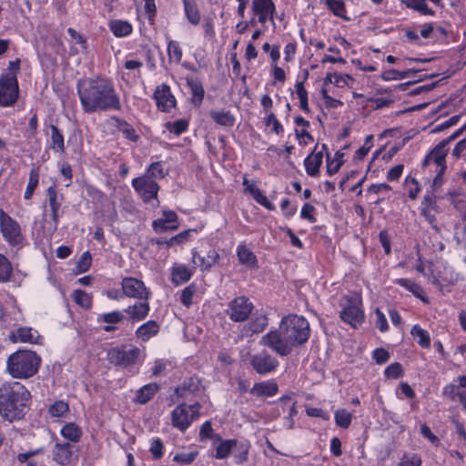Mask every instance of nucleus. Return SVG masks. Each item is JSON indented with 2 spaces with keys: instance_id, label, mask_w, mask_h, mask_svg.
<instances>
[{
  "instance_id": "f257e3e1",
  "label": "nucleus",
  "mask_w": 466,
  "mask_h": 466,
  "mask_svg": "<svg viewBox=\"0 0 466 466\" xmlns=\"http://www.w3.org/2000/svg\"><path fill=\"white\" fill-rule=\"evenodd\" d=\"M309 335V321L302 316L290 314L281 319L278 329L262 336L260 344L285 357L289 355L294 348L306 343Z\"/></svg>"
},
{
  "instance_id": "f03ea898",
  "label": "nucleus",
  "mask_w": 466,
  "mask_h": 466,
  "mask_svg": "<svg viewBox=\"0 0 466 466\" xmlns=\"http://www.w3.org/2000/svg\"><path fill=\"white\" fill-rule=\"evenodd\" d=\"M77 94L86 114L122 110L120 96L109 79H81L77 83Z\"/></svg>"
},
{
  "instance_id": "7ed1b4c3",
  "label": "nucleus",
  "mask_w": 466,
  "mask_h": 466,
  "mask_svg": "<svg viewBox=\"0 0 466 466\" xmlns=\"http://www.w3.org/2000/svg\"><path fill=\"white\" fill-rule=\"evenodd\" d=\"M31 394L18 381H5L0 386V416L9 421L23 419L27 411Z\"/></svg>"
},
{
  "instance_id": "20e7f679",
  "label": "nucleus",
  "mask_w": 466,
  "mask_h": 466,
  "mask_svg": "<svg viewBox=\"0 0 466 466\" xmlns=\"http://www.w3.org/2000/svg\"><path fill=\"white\" fill-rule=\"evenodd\" d=\"M41 358L32 350H20L6 360V370L14 379L25 380L37 373Z\"/></svg>"
},
{
  "instance_id": "39448f33",
  "label": "nucleus",
  "mask_w": 466,
  "mask_h": 466,
  "mask_svg": "<svg viewBox=\"0 0 466 466\" xmlns=\"http://www.w3.org/2000/svg\"><path fill=\"white\" fill-rule=\"evenodd\" d=\"M199 403L196 402L192 405L180 404L171 412L172 425L181 431H185L191 423L198 420L200 416Z\"/></svg>"
},
{
  "instance_id": "423d86ee",
  "label": "nucleus",
  "mask_w": 466,
  "mask_h": 466,
  "mask_svg": "<svg viewBox=\"0 0 466 466\" xmlns=\"http://www.w3.org/2000/svg\"><path fill=\"white\" fill-rule=\"evenodd\" d=\"M19 97V86L13 73L3 74L0 77V106L7 107L16 103Z\"/></svg>"
},
{
  "instance_id": "0eeeda50",
  "label": "nucleus",
  "mask_w": 466,
  "mask_h": 466,
  "mask_svg": "<svg viewBox=\"0 0 466 466\" xmlns=\"http://www.w3.org/2000/svg\"><path fill=\"white\" fill-rule=\"evenodd\" d=\"M0 232L10 246H20L24 240L20 225L3 209H0Z\"/></svg>"
},
{
  "instance_id": "6e6552de",
  "label": "nucleus",
  "mask_w": 466,
  "mask_h": 466,
  "mask_svg": "<svg viewBox=\"0 0 466 466\" xmlns=\"http://www.w3.org/2000/svg\"><path fill=\"white\" fill-rule=\"evenodd\" d=\"M254 309L253 303L245 296L235 298L228 304L226 314L234 322H244Z\"/></svg>"
},
{
  "instance_id": "1a4fd4ad",
  "label": "nucleus",
  "mask_w": 466,
  "mask_h": 466,
  "mask_svg": "<svg viewBox=\"0 0 466 466\" xmlns=\"http://www.w3.org/2000/svg\"><path fill=\"white\" fill-rule=\"evenodd\" d=\"M132 187L145 203L157 199L159 186L151 177L143 175L132 180Z\"/></svg>"
},
{
  "instance_id": "9d476101",
  "label": "nucleus",
  "mask_w": 466,
  "mask_h": 466,
  "mask_svg": "<svg viewBox=\"0 0 466 466\" xmlns=\"http://www.w3.org/2000/svg\"><path fill=\"white\" fill-rule=\"evenodd\" d=\"M78 458V450L75 444L56 441L52 449V459L61 466L72 464Z\"/></svg>"
},
{
  "instance_id": "9b49d317",
  "label": "nucleus",
  "mask_w": 466,
  "mask_h": 466,
  "mask_svg": "<svg viewBox=\"0 0 466 466\" xmlns=\"http://www.w3.org/2000/svg\"><path fill=\"white\" fill-rule=\"evenodd\" d=\"M123 295L136 299H149L150 291L145 283L137 278L125 277L121 280Z\"/></svg>"
},
{
  "instance_id": "f8f14e48",
  "label": "nucleus",
  "mask_w": 466,
  "mask_h": 466,
  "mask_svg": "<svg viewBox=\"0 0 466 466\" xmlns=\"http://www.w3.org/2000/svg\"><path fill=\"white\" fill-rule=\"evenodd\" d=\"M448 141L440 142L425 157L422 167H429L430 170H440L444 172L446 169L445 157L447 156Z\"/></svg>"
},
{
  "instance_id": "ddd939ff",
  "label": "nucleus",
  "mask_w": 466,
  "mask_h": 466,
  "mask_svg": "<svg viewBox=\"0 0 466 466\" xmlns=\"http://www.w3.org/2000/svg\"><path fill=\"white\" fill-rule=\"evenodd\" d=\"M250 365L257 373L266 375L276 370L279 361L268 352L262 350L251 356Z\"/></svg>"
},
{
  "instance_id": "4468645a",
  "label": "nucleus",
  "mask_w": 466,
  "mask_h": 466,
  "mask_svg": "<svg viewBox=\"0 0 466 466\" xmlns=\"http://www.w3.org/2000/svg\"><path fill=\"white\" fill-rule=\"evenodd\" d=\"M433 279V282L440 286L441 289L454 286L463 279L460 273L456 272L451 266L446 263H441L437 267Z\"/></svg>"
},
{
  "instance_id": "2eb2a0df",
  "label": "nucleus",
  "mask_w": 466,
  "mask_h": 466,
  "mask_svg": "<svg viewBox=\"0 0 466 466\" xmlns=\"http://www.w3.org/2000/svg\"><path fill=\"white\" fill-rule=\"evenodd\" d=\"M139 355L137 348H114L108 351L107 358L110 363L127 367L135 363Z\"/></svg>"
},
{
  "instance_id": "dca6fc26",
  "label": "nucleus",
  "mask_w": 466,
  "mask_h": 466,
  "mask_svg": "<svg viewBox=\"0 0 466 466\" xmlns=\"http://www.w3.org/2000/svg\"><path fill=\"white\" fill-rule=\"evenodd\" d=\"M153 98L158 110L169 112L176 106V98L171 93L170 87L163 83L157 86Z\"/></svg>"
},
{
  "instance_id": "f3484780",
  "label": "nucleus",
  "mask_w": 466,
  "mask_h": 466,
  "mask_svg": "<svg viewBox=\"0 0 466 466\" xmlns=\"http://www.w3.org/2000/svg\"><path fill=\"white\" fill-rule=\"evenodd\" d=\"M65 200V197L60 193L55 185L50 186L46 189V203L50 208L51 219L54 223V228H57L58 219L60 217V209Z\"/></svg>"
},
{
  "instance_id": "a211bd4d",
  "label": "nucleus",
  "mask_w": 466,
  "mask_h": 466,
  "mask_svg": "<svg viewBox=\"0 0 466 466\" xmlns=\"http://www.w3.org/2000/svg\"><path fill=\"white\" fill-rule=\"evenodd\" d=\"M9 340L13 343L42 344L43 337L37 330L30 327H20L9 334Z\"/></svg>"
},
{
  "instance_id": "6ab92c4d",
  "label": "nucleus",
  "mask_w": 466,
  "mask_h": 466,
  "mask_svg": "<svg viewBox=\"0 0 466 466\" xmlns=\"http://www.w3.org/2000/svg\"><path fill=\"white\" fill-rule=\"evenodd\" d=\"M340 318L344 322L356 329L363 322L364 313L359 303L350 301L340 311Z\"/></svg>"
},
{
  "instance_id": "aec40b11",
  "label": "nucleus",
  "mask_w": 466,
  "mask_h": 466,
  "mask_svg": "<svg viewBox=\"0 0 466 466\" xmlns=\"http://www.w3.org/2000/svg\"><path fill=\"white\" fill-rule=\"evenodd\" d=\"M318 145L315 146L311 154H309L304 160L306 172L309 177H317L319 174V167L322 164L323 152L328 150L326 144L321 145V149L317 150Z\"/></svg>"
},
{
  "instance_id": "412c9836",
  "label": "nucleus",
  "mask_w": 466,
  "mask_h": 466,
  "mask_svg": "<svg viewBox=\"0 0 466 466\" xmlns=\"http://www.w3.org/2000/svg\"><path fill=\"white\" fill-rule=\"evenodd\" d=\"M133 305H129L124 309V312L127 314L129 320L132 322H139L144 320L149 314L150 305L149 299H139Z\"/></svg>"
},
{
  "instance_id": "4be33fe9",
  "label": "nucleus",
  "mask_w": 466,
  "mask_h": 466,
  "mask_svg": "<svg viewBox=\"0 0 466 466\" xmlns=\"http://www.w3.org/2000/svg\"><path fill=\"white\" fill-rule=\"evenodd\" d=\"M436 211V197L433 193L425 195L421 202V215L434 228L437 229V226L435 225L436 218L434 214Z\"/></svg>"
},
{
  "instance_id": "5701e85b",
  "label": "nucleus",
  "mask_w": 466,
  "mask_h": 466,
  "mask_svg": "<svg viewBox=\"0 0 466 466\" xmlns=\"http://www.w3.org/2000/svg\"><path fill=\"white\" fill-rule=\"evenodd\" d=\"M296 403L292 401L290 397H281L278 400V406L281 408L282 411H288V415L284 417V426L287 429L294 427V417L298 414Z\"/></svg>"
},
{
  "instance_id": "b1692460",
  "label": "nucleus",
  "mask_w": 466,
  "mask_h": 466,
  "mask_svg": "<svg viewBox=\"0 0 466 466\" xmlns=\"http://www.w3.org/2000/svg\"><path fill=\"white\" fill-rule=\"evenodd\" d=\"M233 444L234 450L232 455L234 456L235 463L238 465H242L248 461L251 444L247 440L237 439H234Z\"/></svg>"
},
{
  "instance_id": "393cba45",
  "label": "nucleus",
  "mask_w": 466,
  "mask_h": 466,
  "mask_svg": "<svg viewBox=\"0 0 466 466\" xmlns=\"http://www.w3.org/2000/svg\"><path fill=\"white\" fill-rule=\"evenodd\" d=\"M194 269L189 268L184 264H176L171 269V281L174 285L178 286L187 282L193 276Z\"/></svg>"
},
{
  "instance_id": "a878e982",
  "label": "nucleus",
  "mask_w": 466,
  "mask_h": 466,
  "mask_svg": "<svg viewBox=\"0 0 466 466\" xmlns=\"http://www.w3.org/2000/svg\"><path fill=\"white\" fill-rule=\"evenodd\" d=\"M279 388L276 382L267 380L255 383L250 390V393L257 397H272L278 393Z\"/></svg>"
},
{
  "instance_id": "bb28decb",
  "label": "nucleus",
  "mask_w": 466,
  "mask_h": 466,
  "mask_svg": "<svg viewBox=\"0 0 466 466\" xmlns=\"http://www.w3.org/2000/svg\"><path fill=\"white\" fill-rule=\"evenodd\" d=\"M268 326V318L265 314H254L251 320L244 326V332L247 336L262 332Z\"/></svg>"
},
{
  "instance_id": "cd10ccee",
  "label": "nucleus",
  "mask_w": 466,
  "mask_h": 466,
  "mask_svg": "<svg viewBox=\"0 0 466 466\" xmlns=\"http://www.w3.org/2000/svg\"><path fill=\"white\" fill-rule=\"evenodd\" d=\"M125 316L122 311L115 310L109 313L99 315L97 318L98 322H104L107 325L103 328L106 332H112L116 329L114 324L123 321Z\"/></svg>"
},
{
  "instance_id": "c85d7f7f",
  "label": "nucleus",
  "mask_w": 466,
  "mask_h": 466,
  "mask_svg": "<svg viewBox=\"0 0 466 466\" xmlns=\"http://www.w3.org/2000/svg\"><path fill=\"white\" fill-rule=\"evenodd\" d=\"M177 220V216L174 211L171 210H164L163 211V218H159L153 222V227L156 230L164 231L166 229H177L178 228L177 225H167L171 223H175Z\"/></svg>"
},
{
  "instance_id": "c756f323",
  "label": "nucleus",
  "mask_w": 466,
  "mask_h": 466,
  "mask_svg": "<svg viewBox=\"0 0 466 466\" xmlns=\"http://www.w3.org/2000/svg\"><path fill=\"white\" fill-rule=\"evenodd\" d=\"M159 331V325L155 320H148L136 330V336L142 341H147Z\"/></svg>"
},
{
  "instance_id": "7c9ffc66",
  "label": "nucleus",
  "mask_w": 466,
  "mask_h": 466,
  "mask_svg": "<svg viewBox=\"0 0 466 466\" xmlns=\"http://www.w3.org/2000/svg\"><path fill=\"white\" fill-rule=\"evenodd\" d=\"M159 390V386L157 383H148L140 388L134 399L135 402L146 404L148 402L155 394Z\"/></svg>"
},
{
  "instance_id": "2f4dec72",
  "label": "nucleus",
  "mask_w": 466,
  "mask_h": 466,
  "mask_svg": "<svg viewBox=\"0 0 466 466\" xmlns=\"http://www.w3.org/2000/svg\"><path fill=\"white\" fill-rule=\"evenodd\" d=\"M234 439H228V440H223L220 437V441H216L214 442L218 443L215 447L216 453L214 455V458L217 460H225L228 458L234 450V444H233Z\"/></svg>"
},
{
  "instance_id": "473e14b6",
  "label": "nucleus",
  "mask_w": 466,
  "mask_h": 466,
  "mask_svg": "<svg viewBox=\"0 0 466 466\" xmlns=\"http://www.w3.org/2000/svg\"><path fill=\"white\" fill-rule=\"evenodd\" d=\"M108 26L113 35L119 38L129 35L133 31L132 25L126 20H111Z\"/></svg>"
},
{
  "instance_id": "72a5a7b5",
  "label": "nucleus",
  "mask_w": 466,
  "mask_h": 466,
  "mask_svg": "<svg viewBox=\"0 0 466 466\" xmlns=\"http://www.w3.org/2000/svg\"><path fill=\"white\" fill-rule=\"evenodd\" d=\"M182 3L187 21L193 25H198L200 23L201 15L196 0H182Z\"/></svg>"
},
{
  "instance_id": "f704fd0d",
  "label": "nucleus",
  "mask_w": 466,
  "mask_h": 466,
  "mask_svg": "<svg viewBox=\"0 0 466 466\" xmlns=\"http://www.w3.org/2000/svg\"><path fill=\"white\" fill-rule=\"evenodd\" d=\"M112 120L116 123L115 127L116 129L123 134V136L133 142H137L139 139V136L137 134L135 128L128 124L126 120L114 116Z\"/></svg>"
},
{
  "instance_id": "c9c22d12",
  "label": "nucleus",
  "mask_w": 466,
  "mask_h": 466,
  "mask_svg": "<svg viewBox=\"0 0 466 466\" xmlns=\"http://www.w3.org/2000/svg\"><path fill=\"white\" fill-rule=\"evenodd\" d=\"M237 255L241 264L249 268H258V259L256 255L245 245H239L237 248Z\"/></svg>"
},
{
  "instance_id": "e433bc0d",
  "label": "nucleus",
  "mask_w": 466,
  "mask_h": 466,
  "mask_svg": "<svg viewBox=\"0 0 466 466\" xmlns=\"http://www.w3.org/2000/svg\"><path fill=\"white\" fill-rule=\"evenodd\" d=\"M50 130H51V135H50L51 144L49 146L50 148L56 153H64L66 147H65V140H64V136H63L62 132L55 125L50 126Z\"/></svg>"
},
{
  "instance_id": "4c0bfd02",
  "label": "nucleus",
  "mask_w": 466,
  "mask_h": 466,
  "mask_svg": "<svg viewBox=\"0 0 466 466\" xmlns=\"http://www.w3.org/2000/svg\"><path fill=\"white\" fill-rule=\"evenodd\" d=\"M61 435L67 441L77 443L82 436V430L76 424L68 422L60 431Z\"/></svg>"
},
{
  "instance_id": "58836bf2",
  "label": "nucleus",
  "mask_w": 466,
  "mask_h": 466,
  "mask_svg": "<svg viewBox=\"0 0 466 466\" xmlns=\"http://www.w3.org/2000/svg\"><path fill=\"white\" fill-rule=\"evenodd\" d=\"M187 83L193 95V103L195 105H200L205 95L201 81L197 77H187Z\"/></svg>"
},
{
  "instance_id": "ea45409f",
  "label": "nucleus",
  "mask_w": 466,
  "mask_h": 466,
  "mask_svg": "<svg viewBox=\"0 0 466 466\" xmlns=\"http://www.w3.org/2000/svg\"><path fill=\"white\" fill-rule=\"evenodd\" d=\"M67 33L71 37V41L75 45H79V47H71L72 54H77V53H86L87 52V41L86 38L78 33L76 30H75L72 27H69L67 29Z\"/></svg>"
},
{
  "instance_id": "a19ab883",
  "label": "nucleus",
  "mask_w": 466,
  "mask_h": 466,
  "mask_svg": "<svg viewBox=\"0 0 466 466\" xmlns=\"http://www.w3.org/2000/svg\"><path fill=\"white\" fill-rule=\"evenodd\" d=\"M209 116L218 125L223 127H232L235 123V117L229 111L211 110Z\"/></svg>"
},
{
  "instance_id": "79ce46f5",
  "label": "nucleus",
  "mask_w": 466,
  "mask_h": 466,
  "mask_svg": "<svg viewBox=\"0 0 466 466\" xmlns=\"http://www.w3.org/2000/svg\"><path fill=\"white\" fill-rule=\"evenodd\" d=\"M193 254V261L196 263V259L199 260V266L202 270H208L210 268L217 262L219 256L215 249H210L207 257H200L198 255L196 251L192 252Z\"/></svg>"
},
{
  "instance_id": "37998d69",
  "label": "nucleus",
  "mask_w": 466,
  "mask_h": 466,
  "mask_svg": "<svg viewBox=\"0 0 466 466\" xmlns=\"http://www.w3.org/2000/svg\"><path fill=\"white\" fill-rule=\"evenodd\" d=\"M410 334L418 339V344L423 348L428 349L431 347V336L430 333L422 329L420 325L416 324L411 328Z\"/></svg>"
},
{
  "instance_id": "c03bdc74",
  "label": "nucleus",
  "mask_w": 466,
  "mask_h": 466,
  "mask_svg": "<svg viewBox=\"0 0 466 466\" xmlns=\"http://www.w3.org/2000/svg\"><path fill=\"white\" fill-rule=\"evenodd\" d=\"M343 157L344 154L341 153L340 151H337L333 158H331L329 154L327 153V173L329 176H332L339 172L340 167L343 164Z\"/></svg>"
},
{
  "instance_id": "a18cd8bd",
  "label": "nucleus",
  "mask_w": 466,
  "mask_h": 466,
  "mask_svg": "<svg viewBox=\"0 0 466 466\" xmlns=\"http://www.w3.org/2000/svg\"><path fill=\"white\" fill-rule=\"evenodd\" d=\"M252 13L276 14V6L272 0H252Z\"/></svg>"
},
{
  "instance_id": "49530a36",
  "label": "nucleus",
  "mask_w": 466,
  "mask_h": 466,
  "mask_svg": "<svg viewBox=\"0 0 466 466\" xmlns=\"http://www.w3.org/2000/svg\"><path fill=\"white\" fill-rule=\"evenodd\" d=\"M39 183V169L38 167H33L29 173V180L26 186L24 198L25 199H30L37 187Z\"/></svg>"
},
{
  "instance_id": "de8ad7c7",
  "label": "nucleus",
  "mask_w": 466,
  "mask_h": 466,
  "mask_svg": "<svg viewBox=\"0 0 466 466\" xmlns=\"http://www.w3.org/2000/svg\"><path fill=\"white\" fill-rule=\"evenodd\" d=\"M167 56L170 63L178 64L181 61L183 53L178 42L168 40Z\"/></svg>"
},
{
  "instance_id": "09e8293b",
  "label": "nucleus",
  "mask_w": 466,
  "mask_h": 466,
  "mask_svg": "<svg viewBox=\"0 0 466 466\" xmlns=\"http://www.w3.org/2000/svg\"><path fill=\"white\" fill-rule=\"evenodd\" d=\"M394 283L405 288L415 297L422 299V288L413 280L409 279H397L394 280Z\"/></svg>"
},
{
  "instance_id": "8fccbe9b",
  "label": "nucleus",
  "mask_w": 466,
  "mask_h": 466,
  "mask_svg": "<svg viewBox=\"0 0 466 466\" xmlns=\"http://www.w3.org/2000/svg\"><path fill=\"white\" fill-rule=\"evenodd\" d=\"M13 274V266L11 262L0 253V283L10 280Z\"/></svg>"
},
{
  "instance_id": "3c124183",
  "label": "nucleus",
  "mask_w": 466,
  "mask_h": 466,
  "mask_svg": "<svg viewBox=\"0 0 466 466\" xmlns=\"http://www.w3.org/2000/svg\"><path fill=\"white\" fill-rule=\"evenodd\" d=\"M188 124L187 119H177L174 122H167L165 127L170 133L179 136L187 131Z\"/></svg>"
},
{
  "instance_id": "603ef678",
  "label": "nucleus",
  "mask_w": 466,
  "mask_h": 466,
  "mask_svg": "<svg viewBox=\"0 0 466 466\" xmlns=\"http://www.w3.org/2000/svg\"><path fill=\"white\" fill-rule=\"evenodd\" d=\"M208 439L212 440L214 442L220 441V435L214 432L210 421L204 422L199 431V440L204 441Z\"/></svg>"
},
{
  "instance_id": "864d4df0",
  "label": "nucleus",
  "mask_w": 466,
  "mask_h": 466,
  "mask_svg": "<svg viewBox=\"0 0 466 466\" xmlns=\"http://www.w3.org/2000/svg\"><path fill=\"white\" fill-rule=\"evenodd\" d=\"M334 419L336 424L343 429L350 427L352 420V415L344 409H340L335 411Z\"/></svg>"
},
{
  "instance_id": "5fc2aeb1",
  "label": "nucleus",
  "mask_w": 466,
  "mask_h": 466,
  "mask_svg": "<svg viewBox=\"0 0 466 466\" xmlns=\"http://www.w3.org/2000/svg\"><path fill=\"white\" fill-rule=\"evenodd\" d=\"M325 4L335 15L348 19L345 15L346 8L342 0H325Z\"/></svg>"
},
{
  "instance_id": "6e6d98bb",
  "label": "nucleus",
  "mask_w": 466,
  "mask_h": 466,
  "mask_svg": "<svg viewBox=\"0 0 466 466\" xmlns=\"http://www.w3.org/2000/svg\"><path fill=\"white\" fill-rule=\"evenodd\" d=\"M167 172L164 169L161 162L152 163L147 169L145 175L149 176L152 179L163 178L167 176Z\"/></svg>"
},
{
  "instance_id": "4d7b16f0",
  "label": "nucleus",
  "mask_w": 466,
  "mask_h": 466,
  "mask_svg": "<svg viewBox=\"0 0 466 466\" xmlns=\"http://www.w3.org/2000/svg\"><path fill=\"white\" fill-rule=\"evenodd\" d=\"M421 457L417 453H405L400 460L398 466H421Z\"/></svg>"
},
{
  "instance_id": "13d9d810",
  "label": "nucleus",
  "mask_w": 466,
  "mask_h": 466,
  "mask_svg": "<svg viewBox=\"0 0 466 466\" xmlns=\"http://www.w3.org/2000/svg\"><path fill=\"white\" fill-rule=\"evenodd\" d=\"M197 291V287L195 284H190L186 287L180 295V302L187 308H189L193 303V296Z\"/></svg>"
},
{
  "instance_id": "bf43d9fd",
  "label": "nucleus",
  "mask_w": 466,
  "mask_h": 466,
  "mask_svg": "<svg viewBox=\"0 0 466 466\" xmlns=\"http://www.w3.org/2000/svg\"><path fill=\"white\" fill-rule=\"evenodd\" d=\"M196 231L194 229H187L182 231L181 233L172 237L168 240L165 241V244L169 247L173 246L175 244H179L187 241L188 238L195 233ZM158 244L164 243V241H157Z\"/></svg>"
},
{
  "instance_id": "052dcab7",
  "label": "nucleus",
  "mask_w": 466,
  "mask_h": 466,
  "mask_svg": "<svg viewBox=\"0 0 466 466\" xmlns=\"http://www.w3.org/2000/svg\"><path fill=\"white\" fill-rule=\"evenodd\" d=\"M69 410L68 404L63 400H57L49 407V414L52 417H61Z\"/></svg>"
},
{
  "instance_id": "680f3d73",
  "label": "nucleus",
  "mask_w": 466,
  "mask_h": 466,
  "mask_svg": "<svg viewBox=\"0 0 466 466\" xmlns=\"http://www.w3.org/2000/svg\"><path fill=\"white\" fill-rule=\"evenodd\" d=\"M403 374V370L399 362L391 363L385 369L384 375L390 379L400 378Z\"/></svg>"
},
{
  "instance_id": "e2e57ef3",
  "label": "nucleus",
  "mask_w": 466,
  "mask_h": 466,
  "mask_svg": "<svg viewBox=\"0 0 466 466\" xmlns=\"http://www.w3.org/2000/svg\"><path fill=\"white\" fill-rule=\"evenodd\" d=\"M41 452H42L41 449H36V450H34V451H30L28 452L19 453L16 456V460L20 463H25L26 462L27 466H36V463L34 461H30V459L32 457L35 456V455H38Z\"/></svg>"
},
{
  "instance_id": "0e129e2a",
  "label": "nucleus",
  "mask_w": 466,
  "mask_h": 466,
  "mask_svg": "<svg viewBox=\"0 0 466 466\" xmlns=\"http://www.w3.org/2000/svg\"><path fill=\"white\" fill-rule=\"evenodd\" d=\"M265 124L268 127H271V131L276 134H280L283 132V127L280 122L277 119L276 116L273 113H270L265 118Z\"/></svg>"
},
{
  "instance_id": "69168bd1",
  "label": "nucleus",
  "mask_w": 466,
  "mask_h": 466,
  "mask_svg": "<svg viewBox=\"0 0 466 466\" xmlns=\"http://www.w3.org/2000/svg\"><path fill=\"white\" fill-rule=\"evenodd\" d=\"M416 73H417V71L413 70V69H408L405 71L391 70L387 73L388 76H385L384 78L385 79H404V78L413 76Z\"/></svg>"
},
{
  "instance_id": "338daca9",
  "label": "nucleus",
  "mask_w": 466,
  "mask_h": 466,
  "mask_svg": "<svg viewBox=\"0 0 466 466\" xmlns=\"http://www.w3.org/2000/svg\"><path fill=\"white\" fill-rule=\"evenodd\" d=\"M75 301L83 308H89L92 304L91 297L80 289L75 291Z\"/></svg>"
},
{
  "instance_id": "774afa93",
  "label": "nucleus",
  "mask_w": 466,
  "mask_h": 466,
  "mask_svg": "<svg viewBox=\"0 0 466 466\" xmlns=\"http://www.w3.org/2000/svg\"><path fill=\"white\" fill-rule=\"evenodd\" d=\"M372 139L373 136L371 135L366 137L364 145L361 147H360L355 153L356 158L362 159L367 156L368 152L372 147Z\"/></svg>"
}]
</instances>
